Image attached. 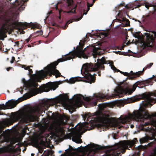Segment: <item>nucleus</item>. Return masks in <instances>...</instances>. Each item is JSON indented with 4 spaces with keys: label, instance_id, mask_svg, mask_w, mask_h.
Instances as JSON below:
<instances>
[{
    "label": "nucleus",
    "instance_id": "1",
    "mask_svg": "<svg viewBox=\"0 0 156 156\" xmlns=\"http://www.w3.org/2000/svg\"><path fill=\"white\" fill-rule=\"evenodd\" d=\"M143 97L144 101H143L141 103L139 110L134 111L132 114H129L128 115L121 117L114 120L112 124L110 119L109 112L105 111L104 105H101L99 107V127L104 129L112 126L120 128L122 126V125L124 123L132 120L140 121L141 122L140 124L141 129L149 133H146L145 137L140 139V143H145L149 140H151L152 138L148 135L153 136L156 132V113L150 115L145 108L148 105H152L153 104L151 103L153 101L154 102L156 101V91L154 93L144 94Z\"/></svg>",
    "mask_w": 156,
    "mask_h": 156
},
{
    "label": "nucleus",
    "instance_id": "2",
    "mask_svg": "<svg viewBox=\"0 0 156 156\" xmlns=\"http://www.w3.org/2000/svg\"><path fill=\"white\" fill-rule=\"evenodd\" d=\"M83 48L82 47L77 46L74 51L68 53V55H66L62 59H58L57 62H55L48 65L44 70L37 71L34 74H32V70L30 68V67L26 66L25 65H21L22 68L28 70V74L30 75V79L27 80H26L24 78L22 79L23 89L28 90L29 92L31 95L30 97L37 94L38 89L37 88L38 85L36 83L37 82H40L41 79L46 77L47 74L50 75L52 74L55 75L56 78L61 76L58 70L56 69V66L59 62L69 60L76 57L78 58L82 57L83 58H87V56L84 52V51L86 50V49L85 48L83 50Z\"/></svg>",
    "mask_w": 156,
    "mask_h": 156
},
{
    "label": "nucleus",
    "instance_id": "3",
    "mask_svg": "<svg viewBox=\"0 0 156 156\" xmlns=\"http://www.w3.org/2000/svg\"><path fill=\"white\" fill-rule=\"evenodd\" d=\"M57 102L61 103L71 114L75 111L76 107L80 106L82 104V95H74L73 101L69 100L66 95H62L55 100L47 99L42 101L37 106L31 109L24 110L16 114L12 113L11 119L14 121L20 120L25 122L33 121L37 119L38 115L45 113V110L50 105Z\"/></svg>",
    "mask_w": 156,
    "mask_h": 156
},
{
    "label": "nucleus",
    "instance_id": "4",
    "mask_svg": "<svg viewBox=\"0 0 156 156\" xmlns=\"http://www.w3.org/2000/svg\"><path fill=\"white\" fill-rule=\"evenodd\" d=\"M28 0H16L12 5L11 11L10 14H5L0 16V40H3L6 37L5 33L9 30L14 28L22 29L25 28L23 24L18 22V14L25 7V2Z\"/></svg>",
    "mask_w": 156,
    "mask_h": 156
},
{
    "label": "nucleus",
    "instance_id": "5",
    "mask_svg": "<svg viewBox=\"0 0 156 156\" xmlns=\"http://www.w3.org/2000/svg\"><path fill=\"white\" fill-rule=\"evenodd\" d=\"M98 62L93 65L92 63H86L83 65L81 70V73L82 76H77L73 78H71L69 80V83H74L76 81H84L83 78L85 77L86 82L91 83H94L95 79L94 76L91 74L89 73L90 71H93L96 70L98 71L103 69H104V64H109L111 69L115 72L119 71L124 75L128 76L130 73L127 72H123L117 69L113 65V62L112 61H106L104 57H102L101 59H97Z\"/></svg>",
    "mask_w": 156,
    "mask_h": 156
},
{
    "label": "nucleus",
    "instance_id": "6",
    "mask_svg": "<svg viewBox=\"0 0 156 156\" xmlns=\"http://www.w3.org/2000/svg\"><path fill=\"white\" fill-rule=\"evenodd\" d=\"M65 124L63 118L61 116L54 118L51 123L50 122V119H44L42 123L40 125L38 137L40 138L48 137V133H50L59 137L63 132L62 125Z\"/></svg>",
    "mask_w": 156,
    "mask_h": 156
},
{
    "label": "nucleus",
    "instance_id": "7",
    "mask_svg": "<svg viewBox=\"0 0 156 156\" xmlns=\"http://www.w3.org/2000/svg\"><path fill=\"white\" fill-rule=\"evenodd\" d=\"M136 141V138L131 141H121L106 150L103 156H115L119 155L121 153L122 154L125 151V149L128 148V146L130 147L133 146Z\"/></svg>",
    "mask_w": 156,
    "mask_h": 156
},
{
    "label": "nucleus",
    "instance_id": "8",
    "mask_svg": "<svg viewBox=\"0 0 156 156\" xmlns=\"http://www.w3.org/2000/svg\"><path fill=\"white\" fill-rule=\"evenodd\" d=\"M59 6H60V8L58 9L59 18L60 19V16L62 12L71 14L75 13V9L77 5L73 0H64L63 1L58 2L57 4L55 5V9L57 10L58 7Z\"/></svg>",
    "mask_w": 156,
    "mask_h": 156
},
{
    "label": "nucleus",
    "instance_id": "9",
    "mask_svg": "<svg viewBox=\"0 0 156 156\" xmlns=\"http://www.w3.org/2000/svg\"><path fill=\"white\" fill-rule=\"evenodd\" d=\"M139 83L138 82H136L133 85L132 88L131 86L128 83L124 82L121 84L120 86L115 91V93L119 97H122L126 94H131L135 90Z\"/></svg>",
    "mask_w": 156,
    "mask_h": 156
},
{
    "label": "nucleus",
    "instance_id": "10",
    "mask_svg": "<svg viewBox=\"0 0 156 156\" xmlns=\"http://www.w3.org/2000/svg\"><path fill=\"white\" fill-rule=\"evenodd\" d=\"M144 35L146 39V41L143 43L144 48L147 49L156 48V33L146 32Z\"/></svg>",
    "mask_w": 156,
    "mask_h": 156
},
{
    "label": "nucleus",
    "instance_id": "11",
    "mask_svg": "<svg viewBox=\"0 0 156 156\" xmlns=\"http://www.w3.org/2000/svg\"><path fill=\"white\" fill-rule=\"evenodd\" d=\"M82 149L80 150V149L77 150V151L80 150V151L77 153H73V154H79L82 153L81 156L82 155L84 156L85 155L87 154L88 156H93L95 153L99 151L100 149V147L98 145L93 144H88L86 147H82Z\"/></svg>",
    "mask_w": 156,
    "mask_h": 156
},
{
    "label": "nucleus",
    "instance_id": "12",
    "mask_svg": "<svg viewBox=\"0 0 156 156\" xmlns=\"http://www.w3.org/2000/svg\"><path fill=\"white\" fill-rule=\"evenodd\" d=\"M82 149L80 150V149L77 150V151L80 150V151L77 153H73V154H79L82 153L81 156L82 155L84 156L85 155L87 154L88 156H93L95 153L99 151L100 149V147L98 145L93 144H88L86 147H82Z\"/></svg>",
    "mask_w": 156,
    "mask_h": 156
},
{
    "label": "nucleus",
    "instance_id": "13",
    "mask_svg": "<svg viewBox=\"0 0 156 156\" xmlns=\"http://www.w3.org/2000/svg\"><path fill=\"white\" fill-rule=\"evenodd\" d=\"M22 99H20L17 100H10L8 101L7 102V103L6 105L3 104L2 105H0V110L1 109H11L14 108L18 103L22 100ZM1 114H0V115Z\"/></svg>",
    "mask_w": 156,
    "mask_h": 156
},
{
    "label": "nucleus",
    "instance_id": "14",
    "mask_svg": "<svg viewBox=\"0 0 156 156\" xmlns=\"http://www.w3.org/2000/svg\"><path fill=\"white\" fill-rule=\"evenodd\" d=\"M87 49L89 51H91V54L93 57L95 58L96 55L101 54L100 50H103L104 51L105 49V48H102L101 45L100 44L98 47L90 46L87 48Z\"/></svg>",
    "mask_w": 156,
    "mask_h": 156
},
{
    "label": "nucleus",
    "instance_id": "15",
    "mask_svg": "<svg viewBox=\"0 0 156 156\" xmlns=\"http://www.w3.org/2000/svg\"><path fill=\"white\" fill-rule=\"evenodd\" d=\"M62 82V81H59L56 83H52L50 85L48 84L44 85L42 87V91L47 92L52 89L53 90H54L58 87V85L61 84Z\"/></svg>",
    "mask_w": 156,
    "mask_h": 156
},
{
    "label": "nucleus",
    "instance_id": "16",
    "mask_svg": "<svg viewBox=\"0 0 156 156\" xmlns=\"http://www.w3.org/2000/svg\"><path fill=\"white\" fill-rule=\"evenodd\" d=\"M126 8H128L129 7L127 6V5H125L123 2H122L120 4L117 5L115 7V10L116 12H119L117 14L119 16L120 12L122 10V9Z\"/></svg>",
    "mask_w": 156,
    "mask_h": 156
},
{
    "label": "nucleus",
    "instance_id": "17",
    "mask_svg": "<svg viewBox=\"0 0 156 156\" xmlns=\"http://www.w3.org/2000/svg\"><path fill=\"white\" fill-rule=\"evenodd\" d=\"M120 23L118 25L119 27H123L129 25V21L126 18H122L120 20Z\"/></svg>",
    "mask_w": 156,
    "mask_h": 156
},
{
    "label": "nucleus",
    "instance_id": "18",
    "mask_svg": "<svg viewBox=\"0 0 156 156\" xmlns=\"http://www.w3.org/2000/svg\"><path fill=\"white\" fill-rule=\"evenodd\" d=\"M11 122V120L9 119H7L4 121L3 123H0V134L1 133L3 130V129L4 127V125H8Z\"/></svg>",
    "mask_w": 156,
    "mask_h": 156
},
{
    "label": "nucleus",
    "instance_id": "19",
    "mask_svg": "<svg viewBox=\"0 0 156 156\" xmlns=\"http://www.w3.org/2000/svg\"><path fill=\"white\" fill-rule=\"evenodd\" d=\"M21 141V139L20 137L17 138L14 137L11 141V145L12 147H15L14 144L16 143H17L16 145L18 144Z\"/></svg>",
    "mask_w": 156,
    "mask_h": 156
},
{
    "label": "nucleus",
    "instance_id": "20",
    "mask_svg": "<svg viewBox=\"0 0 156 156\" xmlns=\"http://www.w3.org/2000/svg\"><path fill=\"white\" fill-rule=\"evenodd\" d=\"M9 134L7 131L4 132L0 135V140L1 141H5L8 138Z\"/></svg>",
    "mask_w": 156,
    "mask_h": 156
},
{
    "label": "nucleus",
    "instance_id": "21",
    "mask_svg": "<svg viewBox=\"0 0 156 156\" xmlns=\"http://www.w3.org/2000/svg\"><path fill=\"white\" fill-rule=\"evenodd\" d=\"M142 5H144L145 7L147 9H148L150 7L153 6V7H155L154 5H152L151 4L149 3L146 1H144V2L143 3L140 2L138 3L137 5V7H139Z\"/></svg>",
    "mask_w": 156,
    "mask_h": 156
},
{
    "label": "nucleus",
    "instance_id": "22",
    "mask_svg": "<svg viewBox=\"0 0 156 156\" xmlns=\"http://www.w3.org/2000/svg\"><path fill=\"white\" fill-rule=\"evenodd\" d=\"M131 73H132L131 74L132 76H128V78H129V79H132L134 77H137L139 76L143 72L142 71H138V72H136L135 73H133L132 71H131L130 72Z\"/></svg>",
    "mask_w": 156,
    "mask_h": 156
},
{
    "label": "nucleus",
    "instance_id": "23",
    "mask_svg": "<svg viewBox=\"0 0 156 156\" xmlns=\"http://www.w3.org/2000/svg\"><path fill=\"white\" fill-rule=\"evenodd\" d=\"M10 149L9 147L5 146L0 148V153L5 152H9Z\"/></svg>",
    "mask_w": 156,
    "mask_h": 156
},
{
    "label": "nucleus",
    "instance_id": "24",
    "mask_svg": "<svg viewBox=\"0 0 156 156\" xmlns=\"http://www.w3.org/2000/svg\"><path fill=\"white\" fill-rule=\"evenodd\" d=\"M99 36L102 39L104 38H107L108 34L105 33L104 32H101L99 33Z\"/></svg>",
    "mask_w": 156,
    "mask_h": 156
},
{
    "label": "nucleus",
    "instance_id": "25",
    "mask_svg": "<svg viewBox=\"0 0 156 156\" xmlns=\"http://www.w3.org/2000/svg\"><path fill=\"white\" fill-rule=\"evenodd\" d=\"M139 100V98L137 97L133 98L130 99V102H134Z\"/></svg>",
    "mask_w": 156,
    "mask_h": 156
},
{
    "label": "nucleus",
    "instance_id": "26",
    "mask_svg": "<svg viewBox=\"0 0 156 156\" xmlns=\"http://www.w3.org/2000/svg\"><path fill=\"white\" fill-rule=\"evenodd\" d=\"M153 65V63H151L148 65H146L144 68L143 69H149L150 68V67L152 66Z\"/></svg>",
    "mask_w": 156,
    "mask_h": 156
},
{
    "label": "nucleus",
    "instance_id": "27",
    "mask_svg": "<svg viewBox=\"0 0 156 156\" xmlns=\"http://www.w3.org/2000/svg\"><path fill=\"white\" fill-rule=\"evenodd\" d=\"M155 140L156 141V140ZM150 156H156V147L153 150L152 153Z\"/></svg>",
    "mask_w": 156,
    "mask_h": 156
},
{
    "label": "nucleus",
    "instance_id": "28",
    "mask_svg": "<svg viewBox=\"0 0 156 156\" xmlns=\"http://www.w3.org/2000/svg\"><path fill=\"white\" fill-rule=\"evenodd\" d=\"M154 76L153 75L152 77H151L149 78H148V79H147L146 80V83H152V82H151V79H152V77H153Z\"/></svg>",
    "mask_w": 156,
    "mask_h": 156
},
{
    "label": "nucleus",
    "instance_id": "29",
    "mask_svg": "<svg viewBox=\"0 0 156 156\" xmlns=\"http://www.w3.org/2000/svg\"><path fill=\"white\" fill-rule=\"evenodd\" d=\"M73 22V21L72 20H69L66 23V25L65 26H64L63 27V28L65 29V28L66 27L68 26L69 24L70 23H71Z\"/></svg>",
    "mask_w": 156,
    "mask_h": 156
},
{
    "label": "nucleus",
    "instance_id": "30",
    "mask_svg": "<svg viewBox=\"0 0 156 156\" xmlns=\"http://www.w3.org/2000/svg\"><path fill=\"white\" fill-rule=\"evenodd\" d=\"M93 5V3H92V4H90L88 2H87V6L88 9H87V12L89 10V9H90L89 7H91Z\"/></svg>",
    "mask_w": 156,
    "mask_h": 156
},
{
    "label": "nucleus",
    "instance_id": "31",
    "mask_svg": "<svg viewBox=\"0 0 156 156\" xmlns=\"http://www.w3.org/2000/svg\"><path fill=\"white\" fill-rule=\"evenodd\" d=\"M31 37H32V35H30V36H29V37L26 40V42H28L29 41Z\"/></svg>",
    "mask_w": 156,
    "mask_h": 156
},
{
    "label": "nucleus",
    "instance_id": "32",
    "mask_svg": "<svg viewBox=\"0 0 156 156\" xmlns=\"http://www.w3.org/2000/svg\"><path fill=\"white\" fill-rule=\"evenodd\" d=\"M82 18V17H81L80 18H76V19H74V21H78L79 20H81Z\"/></svg>",
    "mask_w": 156,
    "mask_h": 156
},
{
    "label": "nucleus",
    "instance_id": "33",
    "mask_svg": "<svg viewBox=\"0 0 156 156\" xmlns=\"http://www.w3.org/2000/svg\"><path fill=\"white\" fill-rule=\"evenodd\" d=\"M35 27L37 28H40L41 27V26L39 24H35Z\"/></svg>",
    "mask_w": 156,
    "mask_h": 156
},
{
    "label": "nucleus",
    "instance_id": "34",
    "mask_svg": "<svg viewBox=\"0 0 156 156\" xmlns=\"http://www.w3.org/2000/svg\"><path fill=\"white\" fill-rule=\"evenodd\" d=\"M15 58L14 57H12V60L10 61L11 63H12L13 62V61L15 60Z\"/></svg>",
    "mask_w": 156,
    "mask_h": 156
},
{
    "label": "nucleus",
    "instance_id": "35",
    "mask_svg": "<svg viewBox=\"0 0 156 156\" xmlns=\"http://www.w3.org/2000/svg\"><path fill=\"white\" fill-rule=\"evenodd\" d=\"M37 32L40 34H42L43 33V32L42 30H41L39 31H37Z\"/></svg>",
    "mask_w": 156,
    "mask_h": 156
},
{
    "label": "nucleus",
    "instance_id": "36",
    "mask_svg": "<svg viewBox=\"0 0 156 156\" xmlns=\"http://www.w3.org/2000/svg\"><path fill=\"white\" fill-rule=\"evenodd\" d=\"M64 118H65V119H66V120H68L69 119V116H66L64 117Z\"/></svg>",
    "mask_w": 156,
    "mask_h": 156
},
{
    "label": "nucleus",
    "instance_id": "37",
    "mask_svg": "<svg viewBox=\"0 0 156 156\" xmlns=\"http://www.w3.org/2000/svg\"><path fill=\"white\" fill-rule=\"evenodd\" d=\"M38 151L39 152L41 153L43 152V150L42 149L38 150Z\"/></svg>",
    "mask_w": 156,
    "mask_h": 156
},
{
    "label": "nucleus",
    "instance_id": "38",
    "mask_svg": "<svg viewBox=\"0 0 156 156\" xmlns=\"http://www.w3.org/2000/svg\"><path fill=\"white\" fill-rule=\"evenodd\" d=\"M11 68H10H10H8V69H7V71H9V70L10 69H11Z\"/></svg>",
    "mask_w": 156,
    "mask_h": 156
},
{
    "label": "nucleus",
    "instance_id": "39",
    "mask_svg": "<svg viewBox=\"0 0 156 156\" xmlns=\"http://www.w3.org/2000/svg\"><path fill=\"white\" fill-rule=\"evenodd\" d=\"M134 127V126L133 125H131V126H130V127L131 128H133V127Z\"/></svg>",
    "mask_w": 156,
    "mask_h": 156
},
{
    "label": "nucleus",
    "instance_id": "40",
    "mask_svg": "<svg viewBox=\"0 0 156 156\" xmlns=\"http://www.w3.org/2000/svg\"><path fill=\"white\" fill-rule=\"evenodd\" d=\"M52 13V11H51L49 13V14H50Z\"/></svg>",
    "mask_w": 156,
    "mask_h": 156
},
{
    "label": "nucleus",
    "instance_id": "41",
    "mask_svg": "<svg viewBox=\"0 0 156 156\" xmlns=\"http://www.w3.org/2000/svg\"><path fill=\"white\" fill-rule=\"evenodd\" d=\"M125 44H127V43H125L124 44V46H125V45H125Z\"/></svg>",
    "mask_w": 156,
    "mask_h": 156
},
{
    "label": "nucleus",
    "instance_id": "42",
    "mask_svg": "<svg viewBox=\"0 0 156 156\" xmlns=\"http://www.w3.org/2000/svg\"><path fill=\"white\" fill-rule=\"evenodd\" d=\"M95 0H93V3L94 2H95Z\"/></svg>",
    "mask_w": 156,
    "mask_h": 156
},
{
    "label": "nucleus",
    "instance_id": "43",
    "mask_svg": "<svg viewBox=\"0 0 156 156\" xmlns=\"http://www.w3.org/2000/svg\"><path fill=\"white\" fill-rule=\"evenodd\" d=\"M62 151H59V153H61Z\"/></svg>",
    "mask_w": 156,
    "mask_h": 156
},
{
    "label": "nucleus",
    "instance_id": "44",
    "mask_svg": "<svg viewBox=\"0 0 156 156\" xmlns=\"http://www.w3.org/2000/svg\"><path fill=\"white\" fill-rule=\"evenodd\" d=\"M87 14V12H85V13H84V14H85V15Z\"/></svg>",
    "mask_w": 156,
    "mask_h": 156
},
{
    "label": "nucleus",
    "instance_id": "45",
    "mask_svg": "<svg viewBox=\"0 0 156 156\" xmlns=\"http://www.w3.org/2000/svg\"><path fill=\"white\" fill-rule=\"evenodd\" d=\"M98 75L99 76L100 75V74L99 73H98Z\"/></svg>",
    "mask_w": 156,
    "mask_h": 156
},
{
    "label": "nucleus",
    "instance_id": "46",
    "mask_svg": "<svg viewBox=\"0 0 156 156\" xmlns=\"http://www.w3.org/2000/svg\"><path fill=\"white\" fill-rule=\"evenodd\" d=\"M138 22H139L140 23H140V21L138 20Z\"/></svg>",
    "mask_w": 156,
    "mask_h": 156
},
{
    "label": "nucleus",
    "instance_id": "47",
    "mask_svg": "<svg viewBox=\"0 0 156 156\" xmlns=\"http://www.w3.org/2000/svg\"><path fill=\"white\" fill-rule=\"evenodd\" d=\"M33 154H31V156H33Z\"/></svg>",
    "mask_w": 156,
    "mask_h": 156
},
{
    "label": "nucleus",
    "instance_id": "48",
    "mask_svg": "<svg viewBox=\"0 0 156 156\" xmlns=\"http://www.w3.org/2000/svg\"><path fill=\"white\" fill-rule=\"evenodd\" d=\"M131 9V10H133V9Z\"/></svg>",
    "mask_w": 156,
    "mask_h": 156
},
{
    "label": "nucleus",
    "instance_id": "49",
    "mask_svg": "<svg viewBox=\"0 0 156 156\" xmlns=\"http://www.w3.org/2000/svg\"><path fill=\"white\" fill-rule=\"evenodd\" d=\"M114 139H116V138H114Z\"/></svg>",
    "mask_w": 156,
    "mask_h": 156
},
{
    "label": "nucleus",
    "instance_id": "50",
    "mask_svg": "<svg viewBox=\"0 0 156 156\" xmlns=\"http://www.w3.org/2000/svg\"><path fill=\"white\" fill-rule=\"evenodd\" d=\"M28 47H30V46H29V45H28Z\"/></svg>",
    "mask_w": 156,
    "mask_h": 156
}]
</instances>
